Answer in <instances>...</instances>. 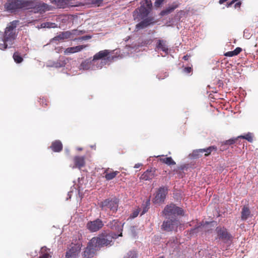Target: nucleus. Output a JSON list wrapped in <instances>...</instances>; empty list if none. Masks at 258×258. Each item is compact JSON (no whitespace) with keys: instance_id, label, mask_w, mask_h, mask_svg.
<instances>
[{"instance_id":"a211bd4d","label":"nucleus","mask_w":258,"mask_h":258,"mask_svg":"<svg viewBox=\"0 0 258 258\" xmlns=\"http://www.w3.org/2000/svg\"><path fill=\"white\" fill-rule=\"evenodd\" d=\"M75 166L81 169L85 165V157L84 156H77L74 158Z\"/></svg>"},{"instance_id":"1a4fd4ad","label":"nucleus","mask_w":258,"mask_h":258,"mask_svg":"<svg viewBox=\"0 0 258 258\" xmlns=\"http://www.w3.org/2000/svg\"><path fill=\"white\" fill-rule=\"evenodd\" d=\"M167 191L168 188L167 187H160L157 191L155 197L153 199V203L155 204H160L164 202L167 194Z\"/></svg>"},{"instance_id":"9b49d317","label":"nucleus","mask_w":258,"mask_h":258,"mask_svg":"<svg viewBox=\"0 0 258 258\" xmlns=\"http://www.w3.org/2000/svg\"><path fill=\"white\" fill-rule=\"evenodd\" d=\"M98 249H99L95 246L94 243H91V240H90L84 251L83 258L93 257Z\"/></svg>"},{"instance_id":"de8ad7c7","label":"nucleus","mask_w":258,"mask_h":258,"mask_svg":"<svg viewBox=\"0 0 258 258\" xmlns=\"http://www.w3.org/2000/svg\"><path fill=\"white\" fill-rule=\"evenodd\" d=\"M190 55H188V54H186L185 55H184L183 57V59L184 60H187L188 59V58L189 57H190Z\"/></svg>"},{"instance_id":"09e8293b","label":"nucleus","mask_w":258,"mask_h":258,"mask_svg":"<svg viewBox=\"0 0 258 258\" xmlns=\"http://www.w3.org/2000/svg\"><path fill=\"white\" fill-rule=\"evenodd\" d=\"M142 165L141 164H140V163H137V164H136L134 166V168H139Z\"/></svg>"},{"instance_id":"c03bdc74","label":"nucleus","mask_w":258,"mask_h":258,"mask_svg":"<svg viewBox=\"0 0 258 258\" xmlns=\"http://www.w3.org/2000/svg\"><path fill=\"white\" fill-rule=\"evenodd\" d=\"M140 11L141 13H144V11L146 14L148 13V10L144 6H142L140 7Z\"/></svg>"},{"instance_id":"c9c22d12","label":"nucleus","mask_w":258,"mask_h":258,"mask_svg":"<svg viewBox=\"0 0 258 258\" xmlns=\"http://www.w3.org/2000/svg\"><path fill=\"white\" fill-rule=\"evenodd\" d=\"M237 139H230L229 140H226L224 142V145H231L234 144L235 142L237 141Z\"/></svg>"},{"instance_id":"7c9ffc66","label":"nucleus","mask_w":258,"mask_h":258,"mask_svg":"<svg viewBox=\"0 0 258 258\" xmlns=\"http://www.w3.org/2000/svg\"><path fill=\"white\" fill-rule=\"evenodd\" d=\"M202 153L201 149L194 150L192 153L190 154L191 158L194 159H197L202 156Z\"/></svg>"},{"instance_id":"c85d7f7f","label":"nucleus","mask_w":258,"mask_h":258,"mask_svg":"<svg viewBox=\"0 0 258 258\" xmlns=\"http://www.w3.org/2000/svg\"><path fill=\"white\" fill-rule=\"evenodd\" d=\"M13 57L14 61L17 63H20L23 61V58L21 55L20 53L18 51H16L14 52Z\"/></svg>"},{"instance_id":"5fc2aeb1","label":"nucleus","mask_w":258,"mask_h":258,"mask_svg":"<svg viewBox=\"0 0 258 258\" xmlns=\"http://www.w3.org/2000/svg\"><path fill=\"white\" fill-rule=\"evenodd\" d=\"M81 39H82V40H84V39H85V38H84V37H82V38H81Z\"/></svg>"},{"instance_id":"a878e982","label":"nucleus","mask_w":258,"mask_h":258,"mask_svg":"<svg viewBox=\"0 0 258 258\" xmlns=\"http://www.w3.org/2000/svg\"><path fill=\"white\" fill-rule=\"evenodd\" d=\"M151 23V20L146 19L137 24L136 28L137 30L142 29L148 26Z\"/></svg>"},{"instance_id":"ddd939ff","label":"nucleus","mask_w":258,"mask_h":258,"mask_svg":"<svg viewBox=\"0 0 258 258\" xmlns=\"http://www.w3.org/2000/svg\"><path fill=\"white\" fill-rule=\"evenodd\" d=\"M155 172L156 169L155 168H150L141 175L140 178L144 180H151L155 177Z\"/></svg>"},{"instance_id":"f3484780","label":"nucleus","mask_w":258,"mask_h":258,"mask_svg":"<svg viewBox=\"0 0 258 258\" xmlns=\"http://www.w3.org/2000/svg\"><path fill=\"white\" fill-rule=\"evenodd\" d=\"M167 246L173 249V252H178L179 250L180 242L177 238H173L167 244Z\"/></svg>"},{"instance_id":"2eb2a0df","label":"nucleus","mask_w":258,"mask_h":258,"mask_svg":"<svg viewBox=\"0 0 258 258\" xmlns=\"http://www.w3.org/2000/svg\"><path fill=\"white\" fill-rule=\"evenodd\" d=\"M119 173L118 171H113L112 169L107 168L105 169L103 174L106 180H110L114 178Z\"/></svg>"},{"instance_id":"aec40b11","label":"nucleus","mask_w":258,"mask_h":258,"mask_svg":"<svg viewBox=\"0 0 258 258\" xmlns=\"http://www.w3.org/2000/svg\"><path fill=\"white\" fill-rule=\"evenodd\" d=\"M62 144L59 140H55L53 142L50 148L53 152H59L62 150Z\"/></svg>"},{"instance_id":"4468645a","label":"nucleus","mask_w":258,"mask_h":258,"mask_svg":"<svg viewBox=\"0 0 258 258\" xmlns=\"http://www.w3.org/2000/svg\"><path fill=\"white\" fill-rule=\"evenodd\" d=\"M72 33L70 31H67L61 32L59 35L55 36L51 39L50 42H52L55 41H62L66 39L70 38Z\"/></svg>"},{"instance_id":"f03ea898","label":"nucleus","mask_w":258,"mask_h":258,"mask_svg":"<svg viewBox=\"0 0 258 258\" xmlns=\"http://www.w3.org/2000/svg\"><path fill=\"white\" fill-rule=\"evenodd\" d=\"M119 236H122V233L117 235L114 232L104 231L97 237H93L91 243H94L95 246L99 249L101 247L111 245L112 240Z\"/></svg>"},{"instance_id":"20e7f679","label":"nucleus","mask_w":258,"mask_h":258,"mask_svg":"<svg viewBox=\"0 0 258 258\" xmlns=\"http://www.w3.org/2000/svg\"><path fill=\"white\" fill-rule=\"evenodd\" d=\"M215 233L216 234L215 239H219L224 243H230L233 240V237L224 226L217 227L215 229Z\"/></svg>"},{"instance_id":"9d476101","label":"nucleus","mask_w":258,"mask_h":258,"mask_svg":"<svg viewBox=\"0 0 258 258\" xmlns=\"http://www.w3.org/2000/svg\"><path fill=\"white\" fill-rule=\"evenodd\" d=\"M103 226V221L100 219H97L94 221L88 222L86 227L90 232H94L99 231Z\"/></svg>"},{"instance_id":"72a5a7b5","label":"nucleus","mask_w":258,"mask_h":258,"mask_svg":"<svg viewBox=\"0 0 258 258\" xmlns=\"http://www.w3.org/2000/svg\"><path fill=\"white\" fill-rule=\"evenodd\" d=\"M41 26L43 28H54L56 24L54 23L46 22L42 24Z\"/></svg>"},{"instance_id":"5701e85b","label":"nucleus","mask_w":258,"mask_h":258,"mask_svg":"<svg viewBox=\"0 0 258 258\" xmlns=\"http://www.w3.org/2000/svg\"><path fill=\"white\" fill-rule=\"evenodd\" d=\"M179 5L176 3H173L172 5L169 6L168 8L161 11V15H168L172 12L175 9L178 7Z\"/></svg>"},{"instance_id":"6e6d98bb","label":"nucleus","mask_w":258,"mask_h":258,"mask_svg":"<svg viewBox=\"0 0 258 258\" xmlns=\"http://www.w3.org/2000/svg\"><path fill=\"white\" fill-rule=\"evenodd\" d=\"M159 258H164L163 256L159 257Z\"/></svg>"},{"instance_id":"8fccbe9b","label":"nucleus","mask_w":258,"mask_h":258,"mask_svg":"<svg viewBox=\"0 0 258 258\" xmlns=\"http://www.w3.org/2000/svg\"><path fill=\"white\" fill-rule=\"evenodd\" d=\"M241 2H238L235 5V7H240V6L241 5Z\"/></svg>"},{"instance_id":"cd10ccee","label":"nucleus","mask_w":258,"mask_h":258,"mask_svg":"<svg viewBox=\"0 0 258 258\" xmlns=\"http://www.w3.org/2000/svg\"><path fill=\"white\" fill-rule=\"evenodd\" d=\"M72 0H57V5L59 8H64L71 4V2Z\"/></svg>"},{"instance_id":"c756f323","label":"nucleus","mask_w":258,"mask_h":258,"mask_svg":"<svg viewBox=\"0 0 258 258\" xmlns=\"http://www.w3.org/2000/svg\"><path fill=\"white\" fill-rule=\"evenodd\" d=\"M50 249L46 247L42 248V254L39 256V258H49L51 257L49 252Z\"/></svg>"},{"instance_id":"3c124183","label":"nucleus","mask_w":258,"mask_h":258,"mask_svg":"<svg viewBox=\"0 0 258 258\" xmlns=\"http://www.w3.org/2000/svg\"><path fill=\"white\" fill-rule=\"evenodd\" d=\"M147 211V210L146 209V208H145L143 211H142V213H141V215H143V214H144Z\"/></svg>"},{"instance_id":"0eeeda50","label":"nucleus","mask_w":258,"mask_h":258,"mask_svg":"<svg viewBox=\"0 0 258 258\" xmlns=\"http://www.w3.org/2000/svg\"><path fill=\"white\" fill-rule=\"evenodd\" d=\"M118 207V200L116 199H106L101 204L102 210L107 211L109 209L112 213H115Z\"/></svg>"},{"instance_id":"423d86ee","label":"nucleus","mask_w":258,"mask_h":258,"mask_svg":"<svg viewBox=\"0 0 258 258\" xmlns=\"http://www.w3.org/2000/svg\"><path fill=\"white\" fill-rule=\"evenodd\" d=\"M167 219L163 221L162 225V229L167 232L176 230L180 222L177 217H172L171 218H166Z\"/></svg>"},{"instance_id":"4c0bfd02","label":"nucleus","mask_w":258,"mask_h":258,"mask_svg":"<svg viewBox=\"0 0 258 258\" xmlns=\"http://www.w3.org/2000/svg\"><path fill=\"white\" fill-rule=\"evenodd\" d=\"M103 0H92V4L97 6L98 7L101 6L102 4Z\"/></svg>"},{"instance_id":"603ef678","label":"nucleus","mask_w":258,"mask_h":258,"mask_svg":"<svg viewBox=\"0 0 258 258\" xmlns=\"http://www.w3.org/2000/svg\"><path fill=\"white\" fill-rule=\"evenodd\" d=\"M238 0H232V1L231 2V4H233L234 3H235L236 2H237Z\"/></svg>"},{"instance_id":"37998d69","label":"nucleus","mask_w":258,"mask_h":258,"mask_svg":"<svg viewBox=\"0 0 258 258\" xmlns=\"http://www.w3.org/2000/svg\"><path fill=\"white\" fill-rule=\"evenodd\" d=\"M242 51V49L240 48V47H236L234 50V53L236 55H238V54H239Z\"/></svg>"},{"instance_id":"e433bc0d","label":"nucleus","mask_w":258,"mask_h":258,"mask_svg":"<svg viewBox=\"0 0 258 258\" xmlns=\"http://www.w3.org/2000/svg\"><path fill=\"white\" fill-rule=\"evenodd\" d=\"M140 211L139 208L135 210L130 217L132 218L137 217L139 214Z\"/></svg>"},{"instance_id":"393cba45","label":"nucleus","mask_w":258,"mask_h":258,"mask_svg":"<svg viewBox=\"0 0 258 258\" xmlns=\"http://www.w3.org/2000/svg\"><path fill=\"white\" fill-rule=\"evenodd\" d=\"M241 219L242 220H246L250 214V211L248 207L244 206L241 211Z\"/></svg>"},{"instance_id":"864d4df0","label":"nucleus","mask_w":258,"mask_h":258,"mask_svg":"<svg viewBox=\"0 0 258 258\" xmlns=\"http://www.w3.org/2000/svg\"><path fill=\"white\" fill-rule=\"evenodd\" d=\"M179 168H180V169L181 170H183L184 169V167L183 166H181Z\"/></svg>"},{"instance_id":"79ce46f5","label":"nucleus","mask_w":258,"mask_h":258,"mask_svg":"<svg viewBox=\"0 0 258 258\" xmlns=\"http://www.w3.org/2000/svg\"><path fill=\"white\" fill-rule=\"evenodd\" d=\"M146 4V6L148 9H151L152 5L151 0H145Z\"/></svg>"},{"instance_id":"7ed1b4c3","label":"nucleus","mask_w":258,"mask_h":258,"mask_svg":"<svg viewBox=\"0 0 258 258\" xmlns=\"http://www.w3.org/2000/svg\"><path fill=\"white\" fill-rule=\"evenodd\" d=\"M30 4L28 0H8L5 8L8 11L14 12L19 10H28Z\"/></svg>"},{"instance_id":"a19ab883","label":"nucleus","mask_w":258,"mask_h":258,"mask_svg":"<svg viewBox=\"0 0 258 258\" xmlns=\"http://www.w3.org/2000/svg\"><path fill=\"white\" fill-rule=\"evenodd\" d=\"M224 55L226 56L232 57V56H235L236 55L233 50V51H228V52H226L224 54Z\"/></svg>"},{"instance_id":"39448f33","label":"nucleus","mask_w":258,"mask_h":258,"mask_svg":"<svg viewBox=\"0 0 258 258\" xmlns=\"http://www.w3.org/2000/svg\"><path fill=\"white\" fill-rule=\"evenodd\" d=\"M163 214L166 218L177 217V216L182 215L183 211L175 204H170L166 205L162 211Z\"/></svg>"},{"instance_id":"dca6fc26","label":"nucleus","mask_w":258,"mask_h":258,"mask_svg":"<svg viewBox=\"0 0 258 258\" xmlns=\"http://www.w3.org/2000/svg\"><path fill=\"white\" fill-rule=\"evenodd\" d=\"M87 46V45H81L74 47H68L65 49L64 53L65 54H69L75 52H80L82 51L83 49L86 48Z\"/></svg>"},{"instance_id":"f257e3e1","label":"nucleus","mask_w":258,"mask_h":258,"mask_svg":"<svg viewBox=\"0 0 258 258\" xmlns=\"http://www.w3.org/2000/svg\"><path fill=\"white\" fill-rule=\"evenodd\" d=\"M19 21H13L6 28L4 33L0 32V49L5 50L8 45L14 44L17 34L16 32V28Z\"/></svg>"},{"instance_id":"ea45409f","label":"nucleus","mask_w":258,"mask_h":258,"mask_svg":"<svg viewBox=\"0 0 258 258\" xmlns=\"http://www.w3.org/2000/svg\"><path fill=\"white\" fill-rule=\"evenodd\" d=\"M183 72L185 73H186V74H189L191 72H192V69L191 67H185L183 69Z\"/></svg>"},{"instance_id":"6e6552de","label":"nucleus","mask_w":258,"mask_h":258,"mask_svg":"<svg viewBox=\"0 0 258 258\" xmlns=\"http://www.w3.org/2000/svg\"><path fill=\"white\" fill-rule=\"evenodd\" d=\"M28 3L31 4L30 6L28 7V10L33 9V12L35 13H42L49 10V6L45 3H39L35 0H28Z\"/></svg>"},{"instance_id":"412c9836","label":"nucleus","mask_w":258,"mask_h":258,"mask_svg":"<svg viewBox=\"0 0 258 258\" xmlns=\"http://www.w3.org/2000/svg\"><path fill=\"white\" fill-rule=\"evenodd\" d=\"M110 53L109 50H103L100 51L98 53H96L93 56V61L102 59L105 57H107Z\"/></svg>"},{"instance_id":"b1692460","label":"nucleus","mask_w":258,"mask_h":258,"mask_svg":"<svg viewBox=\"0 0 258 258\" xmlns=\"http://www.w3.org/2000/svg\"><path fill=\"white\" fill-rule=\"evenodd\" d=\"M156 47L158 49H160L166 53L168 52V48L166 45V41L165 40H159L157 43Z\"/></svg>"},{"instance_id":"58836bf2","label":"nucleus","mask_w":258,"mask_h":258,"mask_svg":"<svg viewBox=\"0 0 258 258\" xmlns=\"http://www.w3.org/2000/svg\"><path fill=\"white\" fill-rule=\"evenodd\" d=\"M164 0H156L155 2V7L159 8L163 3Z\"/></svg>"},{"instance_id":"bb28decb","label":"nucleus","mask_w":258,"mask_h":258,"mask_svg":"<svg viewBox=\"0 0 258 258\" xmlns=\"http://www.w3.org/2000/svg\"><path fill=\"white\" fill-rule=\"evenodd\" d=\"M202 154L205 153V156H209L212 151H216L217 147L215 146H210L207 148L201 149Z\"/></svg>"},{"instance_id":"2f4dec72","label":"nucleus","mask_w":258,"mask_h":258,"mask_svg":"<svg viewBox=\"0 0 258 258\" xmlns=\"http://www.w3.org/2000/svg\"><path fill=\"white\" fill-rule=\"evenodd\" d=\"M91 62L85 60L82 62L80 65L81 69H83L84 70H88L91 68Z\"/></svg>"},{"instance_id":"4be33fe9","label":"nucleus","mask_w":258,"mask_h":258,"mask_svg":"<svg viewBox=\"0 0 258 258\" xmlns=\"http://www.w3.org/2000/svg\"><path fill=\"white\" fill-rule=\"evenodd\" d=\"M161 157L159 160L160 162L167 164V165H173L176 164L175 162L171 157H165L164 155H159L157 157Z\"/></svg>"},{"instance_id":"f8f14e48","label":"nucleus","mask_w":258,"mask_h":258,"mask_svg":"<svg viewBox=\"0 0 258 258\" xmlns=\"http://www.w3.org/2000/svg\"><path fill=\"white\" fill-rule=\"evenodd\" d=\"M80 250L79 244H74L66 252V258H78Z\"/></svg>"},{"instance_id":"473e14b6","label":"nucleus","mask_w":258,"mask_h":258,"mask_svg":"<svg viewBox=\"0 0 258 258\" xmlns=\"http://www.w3.org/2000/svg\"><path fill=\"white\" fill-rule=\"evenodd\" d=\"M137 253L136 251L133 250L129 251L127 255L124 256V258H137Z\"/></svg>"},{"instance_id":"49530a36","label":"nucleus","mask_w":258,"mask_h":258,"mask_svg":"<svg viewBox=\"0 0 258 258\" xmlns=\"http://www.w3.org/2000/svg\"><path fill=\"white\" fill-rule=\"evenodd\" d=\"M40 104H42V106L45 107V106L47 105V101L45 99H41L40 101Z\"/></svg>"},{"instance_id":"a18cd8bd","label":"nucleus","mask_w":258,"mask_h":258,"mask_svg":"<svg viewBox=\"0 0 258 258\" xmlns=\"http://www.w3.org/2000/svg\"><path fill=\"white\" fill-rule=\"evenodd\" d=\"M63 66V63H60L59 62H54L53 64V66L55 68H60Z\"/></svg>"},{"instance_id":"f704fd0d","label":"nucleus","mask_w":258,"mask_h":258,"mask_svg":"<svg viewBox=\"0 0 258 258\" xmlns=\"http://www.w3.org/2000/svg\"><path fill=\"white\" fill-rule=\"evenodd\" d=\"M238 138H242L244 139H245L247 140L248 142H251L252 141V138L251 137V135L250 133H248L246 135L244 136H239Z\"/></svg>"},{"instance_id":"6ab92c4d","label":"nucleus","mask_w":258,"mask_h":258,"mask_svg":"<svg viewBox=\"0 0 258 258\" xmlns=\"http://www.w3.org/2000/svg\"><path fill=\"white\" fill-rule=\"evenodd\" d=\"M107 226L112 229H114L120 231V233L121 232L122 233L123 226L121 225V223L118 220H112L108 224Z\"/></svg>"}]
</instances>
